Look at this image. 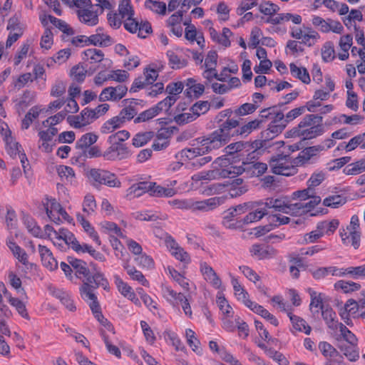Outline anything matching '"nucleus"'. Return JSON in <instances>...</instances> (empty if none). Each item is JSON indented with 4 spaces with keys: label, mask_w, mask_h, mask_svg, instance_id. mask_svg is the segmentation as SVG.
<instances>
[{
    "label": "nucleus",
    "mask_w": 365,
    "mask_h": 365,
    "mask_svg": "<svg viewBox=\"0 0 365 365\" xmlns=\"http://www.w3.org/2000/svg\"><path fill=\"white\" fill-rule=\"evenodd\" d=\"M102 287L105 290L109 289V283L103 274L100 272H95L92 278H88L80 287V294L82 299L89 304V307L95 317L103 323L104 317L101 312V307L94 293V289Z\"/></svg>",
    "instance_id": "1"
},
{
    "label": "nucleus",
    "mask_w": 365,
    "mask_h": 365,
    "mask_svg": "<svg viewBox=\"0 0 365 365\" xmlns=\"http://www.w3.org/2000/svg\"><path fill=\"white\" fill-rule=\"evenodd\" d=\"M324 126L322 117L309 114L305 115L297 126L288 132L289 136L302 138L303 140L313 139L322 135Z\"/></svg>",
    "instance_id": "2"
},
{
    "label": "nucleus",
    "mask_w": 365,
    "mask_h": 365,
    "mask_svg": "<svg viewBox=\"0 0 365 365\" xmlns=\"http://www.w3.org/2000/svg\"><path fill=\"white\" fill-rule=\"evenodd\" d=\"M87 177L95 187H98L101 185H105L110 187H118L120 186V182L115 175L106 170L91 168L87 172Z\"/></svg>",
    "instance_id": "3"
},
{
    "label": "nucleus",
    "mask_w": 365,
    "mask_h": 365,
    "mask_svg": "<svg viewBox=\"0 0 365 365\" xmlns=\"http://www.w3.org/2000/svg\"><path fill=\"white\" fill-rule=\"evenodd\" d=\"M227 142L228 140L216 130L200 141L205 154L222 148Z\"/></svg>",
    "instance_id": "4"
},
{
    "label": "nucleus",
    "mask_w": 365,
    "mask_h": 365,
    "mask_svg": "<svg viewBox=\"0 0 365 365\" xmlns=\"http://www.w3.org/2000/svg\"><path fill=\"white\" fill-rule=\"evenodd\" d=\"M272 172L277 175H290L294 171V168L291 165V163L288 160L287 155H278L273 158L269 163Z\"/></svg>",
    "instance_id": "5"
},
{
    "label": "nucleus",
    "mask_w": 365,
    "mask_h": 365,
    "mask_svg": "<svg viewBox=\"0 0 365 365\" xmlns=\"http://www.w3.org/2000/svg\"><path fill=\"white\" fill-rule=\"evenodd\" d=\"M127 91L128 88L124 85L105 88L99 95L98 101L100 102L119 101L125 96Z\"/></svg>",
    "instance_id": "6"
},
{
    "label": "nucleus",
    "mask_w": 365,
    "mask_h": 365,
    "mask_svg": "<svg viewBox=\"0 0 365 365\" xmlns=\"http://www.w3.org/2000/svg\"><path fill=\"white\" fill-rule=\"evenodd\" d=\"M130 155L126 145H110L103 152V157L106 160H122L128 158Z\"/></svg>",
    "instance_id": "7"
},
{
    "label": "nucleus",
    "mask_w": 365,
    "mask_h": 365,
    "mask_svg": "<svg viewBox=\"0 0 365 365\" xmlns=\"http://www.w3.org/2000/svg\"><path fill=\"white\" fill-rule=\"evenodd\" d=\"M257 206L255 202H247L229 208L225 212L224 224L232 221V218L237 215H242L247 211L254 210Z\"/></svg>",
    "instance_id": "8"
},
{
    "label": "nucleus",
    "mask_w": 365,
    "mask_h": 365,
    "mask_svg": "<svg viewBox=\"0 0 365 365\" xmlns=\"http://www.w3.org/2000/svg\"><path fill=\"white\" fill-rule=\"evenodd\" d=\"M172 135L173 130L170 128H160L156 134V138L152 145L153 148L155 150L165 149L169 145Z\"/></svg>",
    "instance_id": "9"
},
{
    "label": "nucleus",
    "mask_w": 365,
    "mask_h": 365,
    "mask_svg": "<svg viewBox=\"0 0 365 365\" xmlns=\"http://www.w3.org/2000/svg\"><path fill=\"white\" fill-rule=\"evenodd\" d=\"M54 237L57 240H63L76 252H81L84 247V245H80L74 235L66 230L62 229L58 232H54Z\"/></svg>",
    "instance_id": "10"
},
{
    "label": "nucleus",
    "mask_w": 365,
    "mask_h": 365,
    "mask_svg": "<svg viewBox=\"0 0 365 365\" xmlns=\"http://www.w3.org/2000/svg\"><path fill=\"white\" fill-rule=\"evenodd\" d=\"M68 263L75 270L76 275L78 278L84 281H87L88 278H92L90 271L87 267V264L83 260L70 257L68 259Z\"/></svg>",
    "instance_id": "11"
},
{
    "label": "nucleus",
    "mask_w": 365,
    "mask_h": 365,
    "mask_svg": "<svg viewBox=\"0 0 365 365\" xmlns=\"http://www.w3.org/2000/svg\"><path fill=\"white\" fill-rule=\"evenodd\" d=\"M43 205L46 212L50 219H52L53 213L56 212L61 215L65 220L69 222L73 220V219L55 199H46V202L43 203Z\"/></svg>",
    "instance_id": "12"
},
{
    "label": "nucleus",
    "mask_w": 365,
    "mask_h": 365,
    "mask_svg": "<svg viewBox=\"0 0 365 365\" xmlns=\"http://www.w3.org/2000/svg\"><path fill=\"white\" fill-rule=\"evenodd\" d=\"M257 205H264L265 208L272 214L274 212L285 213L287 207V202L282 199L267 198L264 202H256Z\"/></svg>",
    "instance_id": "13"
},
{
    "label": "nucleus",
    "mask_w": 365,
    "mask_h": 365,
    "mask_svg": "<svg viewBox=\"0 0 365 365\" xmlns=\"http://www.w3.org/2000/svg\"><path fill=\"white\" fill-rule=\"evenodd\" d=\"M79 20L88 26L96 25L98 22V12L93 10V6L77 11Z\"/></svg>",
    "instance_id": "14"
},
{
    "label": "nucleus",
    "mask_w": 365,
    "mask_h": 365,
    "mask_svg": "<svg viewBox=\"0 0 365 365\" xmlns=\"http://www.w3.org/2000/svg\"><path fill=\"white\" fill-rule=\"evenodd\" d=\"M253 256L259 259H270L276 256L277 251L271 246H262L260 245H253L250 249Z\"/></svg>",
    "instance_id": "15"
},
{
    "label": "nucleus",
    "mask_w": 365,
    "mask_h": 365,
    "mask_svg": "<svg viewBox=\"0 0 365 365\" xmlns=\"http://www.w3.org/2000/svg\"><path fill=\"white\" fill-rule=\"evenodd\" d=\"M38 252L41 255L42 264L45 267L51 271L58 267V262L49 249L45 246L39 245Z\"/></svg>",
    "instance_id": "16"
},
{
    "label": "nucleus",
    "mask_w": 365,
    "mask_h": 365,
    "mask_svg": "<svg viewBox=\"0 0 365 365\" xmlns=\"http://www.w3.org/2000/svg\"><path fill=\"white\" fill-rule=\"evenodd\" d=\"M154 186L151 182H140L133 184L128 190L127 197L130 199L131 197H138L145 192H149L152 187Z\"/></svg>",
    "instance_id": "17"
},
{
    "label": "nucleus",
    "mask_w": 365,
    "mask_h": 365,
    "mask_svg": "<svg viewBox=\"0 0 365 365\" xmlns=\"http://www.w3.org/2000/svg\"><path fill=\"white\" fill-rule=\"evenodd\" d=\"M218 204L219 200L215 197L202 201L190 200V210L193 211L207 212L216 207Z\"/></svg>",
    "instance_id": "18"
},
{
    "label": "nucleus",
    "mask_w": 365,
    "mask_h": 365,
    "mask_svg": "<svg viewBox=\"0 0 365 365\" xmlns=\"http://www.w3.org/2000/svg\"><path fill=\"white\" fill-rule=\"evenodd\" d=\"M322 317L329 329L335 331L338 329L339 322L336 319L335 312L329 305L322 307Z\"/></svg>",
    "instance_id": "19"
},
{
    "label": "nucleus",
    "mask_w": 365,
    "mask_h": 365,
    "mask_svg": "<svg viewBox=\"0 0 365 365\" xmlns=\"http://www.w3.org/2000/svg\"><path fill=\"white\" fill-rule=\"evenodd\" d=\"M245 172L251 176H260L267 170V165L257 160L245 163Z\"/></svg>",
    "instance_id": "20"
},
{
    "label": "nucleus",
    "mask_w": 365,
    "mask_h": 365,
    "mask_svg": "<svg viewBox=\"0 0 365 365\" xmlns=\"http://www.w3.org/2000/svg\"><path fill=\"white\" fill-rule=\"evenodd\" d=\"M201 272L205 280L211 283L215 288H220L222 284L221 279L210 266L204 262L201 264Z\"/></svg>",
    "instance_id": "21"
},
{
    "label": "nucleus",
    "mask_w": 365,
    "mask_h": 365,
    "mask_svg": "<svg viewBox=\"0 0 365 365\" xmlns=\"http://www.w3.org/2000/svg\"><path fill=\"white\" fill-rule=\"evenodd\" d=\"M324 150H325V146L324 145H315L306 148L299 153L297 159L299 162L304 163Z\"/></svg>",
    "instance_id": "22"
},
{
    "label": "nucleus",
    "mask_w": 365,
    "mask_h": 365,
    "mask_svg": "<svg viewBox=\"0 0 365 365\" xmlns=\"http://www.w3.org/2000/svg\"><path fill=\"white\" fill-rule=\"evenodd\" d=\"M205 155L202 146L192 148H185L182 150L178 155L177 158H180L182 160H192L198 156H202Z\"/></svg>",
    "instance_id": "23"
},
{
    "label": "nucleus",
    "mask_w": 365,
    "mask_h": 365,
    "mask_svg": "<svg viewBox=\"0 0 365 365\" xmlns=\"http://www.w3.org/2000/svg\"><path fill=\"white\" fill-rule=\"evenodd\" d=\"M290 73L294 77L300 80L305 84L310 83V76L307 68L304 67H299L295 63L289 64Z\"/></svg>",
    "instance_id": "24"
},
{
    "label": "nucleus",
    "mask_w": 365,
    "mask_h": 365,
    "mask_svg": "<svg viewBox=\"0 0 365 365\" xmlns=\"http://www.w3.org/2000/svg\"><path fill=\"white\" fill-rule=\"evenodd\" d=\"M311 302L309 304V309L313 313H319V309L322 311V307H326V305H324L323 300L322 297L321 293H317V292L312 290L309 289V290Z\"/></svg>",
    "instance_id": "25"
},
{
    "label": "nucleus",
    "mask_w": 365,
    "mask_h": 365,
    "mask_svg": "<svg viewBox=\"0 0 365 365\" xmlns=\"http://www.w3.org/2000/svg\"><path fill=\"white\" fill-rule=\"evenodd\" d=\"M123 123L118 115L106 120L101 127V132L103 134H110L123 125Z\"/></svg>",
    "instance_id": "26"
},
{
    "label": "nucleus",
    "mask_w": 365,
    "mask_h": 365,
    "mask_svg": "<svg viewBox=\"0 0 365 365\" xmlns=\"http://www.w3.org/2000/svg\"><path fill=\"white\" fill-rule=\"evenodd\" d=\"M98 138V135L93 133H87L76 141V148L81 150L88 148L97 141Z\"/></svg>",
    "instance_id": "27"
},
{
    "label": "nucleus",
    "mask_w": 365,
    "mask_h": 365,
    "mask_svg": "<svg viewBox=\"0 0 365 365\" xmlns=\"http://www.w3.org/2000/svg\"><path fill=\"white\" fill-rule=\"evenodd\" d=\"M90 44L99 46H109L113 41L111 37L103 33H97L89 36Z\"/></svg>",
    "instance_id": "28"
},
{
    "label": "nucleus",
    "mask_w": 365,
    "mask_h": 365,
    "mask_svg": "<svg viewBox=\"0 0 365 365\" xmlns=\"http://www.w3.org/2000/svg\"><path fill=\"white\" fill-rule=\"evenodd\" d=\"M239 125V121L234 119H227L223 122L216 131H217L221 135L226 138L228 141L230 138V130L235 128Z\"/></svg>",
    "instance_id": "29"
},
{
    "label": "nucleus",
    "mask_w": 365,
    "mask_h": 365,
    "mask_svg": "<svg viewBox=\"0 0 365 365\" xmlns=\"http://www.w3.org/2000/svg\"><path fill=\"white\" fill-rule=\"evenodd\" d=\"M347 202L346 197L341 195H329L323 200V205L331 208H338Z\"/></svg>",
    "instance_id": "30"
},
{
    "label": "nucleus",
    "mask_w": 365,
    "mask_h": 365,
    "mask_svg": "<svg viewBox=\"0 0 365 365\" xmlns=\"http://www.w3.org/2000/svg\"><path fill=\"white\" fill-rule=\"evenodd\" d=\"M269 213V212L265 208V207L260 209H256L254 211L250 212L249 214L243 218L242 222L244 224L257 222Z\"/></svg>",
    "instance_id": "31"
},
{
    "label": "nucleus",
    "mask_w": 365,
    "mask_h": 365,
    "mask_svg": "<svg viewBox=\"0 0 365 365\" xmlns=\"http://www.w3.org/2000/svg\"><path fill=\"white\" fill-rule=\"evenodd\" d=\"M288 316L292 322L293 327L298 331H304L306 334H309L311 332V327L307 322L302 318L288 312Z\"/></svg>",
    "instance_id": "32"
},
{
    "label": "nucleus",
    "mask_w": 365,
    "mask_h": 365,
    "mask_svg": "<svg viewBox=\"0 0 365 365\" xmlns=\"http://www.w3.org/2000/svg\"><path fill=\"white\" fill-rule=\"evenodd\" d=\"M339 225V220L334 219L329 222L322 221L317 224V229L322 231V235H331L337 229Z\"/></svg>",
    "instance_id": "33"
},
{
    "label": "nucleus",
    "mask_w": 365,
    "mask_h": 365,
    "mask_svg": "<svg viewBox=\"0 0 365 365\" xmlns=\"http://www.w3.org/2000/svg\"><path fill=\"white\" fill-rule=\"evenodd\" d=\"M210 108V103L207 101H199L194 103L190 108L197 119L201 115L205 114Z\"/></svg>",
    "instance_id": "34"
},
{
    "label": "nucleus",
    "mask_w": 365,
    "mask_h": 365,
    "mask_svg": "<svg viewBox=\"0 0 365 365\" xmlns=\"http://www.w3.org/2000/svg\"><path fill=\"white\" fill-rule=\"evenodd\" d=\"M115 284L118 291L130 301H134L135 293L132 291L131 287L124 282L119 277H115Z\"/></svg>",
    "instance_id": "35"
},
{
    "label": "nucleus",
    "mask_w": 365,
    "mask_h": 365,
    "mask_svg": "<svg viewBox=\"0 0 365 365\" xmlns=\"http://www.w3.org/2000/svg\"><path fill=\"white\" fill-rule=\"evenodd\" d=\"M334 288L336 289H341L344 293H349L359 290L361 285L354 282L339 280L334 284Z\"/></svg>",
    "instance_id": "36"
},
{
    "label": "nucleus",
    "mask_w": 365,
    "mask_h": 365,
    "mask_svg": "<svg viewBox=\"0 0 365 365\" xmlns=\"http://www.w3.org/2000/svg\"><path fill=\"white\" fill-rule=\"evenodd\" d=\"M349 235L343 230L340 232V236L344 244H346V240L351 237V245L354 249H358L360 246V238L361 235L359 231L354 230L353 232H349Z\"/></svg>",
    "instance_id": "37"
},
{
    "label": "nucleus",
    "mask_w": 365,
    "mask_h": 365,
    "mask_svg": "<svg viewBox=\"0 0 365 365\" xmlns=\"http://www.w3.org/2000/svg\"><path fill=\"white\" fill-rule=\"evenodd\" d=\"M154 136V133L151 131L142 132L137 133L133 138V145L139 148L145 145Z\"/></svg>",
    "instance_id": "38"
},
{
    "label": "nucleus",
    "mask_w": 365,
    "mask_h": 365,
    "mask_svg": "<svg viewBox=\"0 0 365 365\" xmlns=\"http://www.w3.org/2000/svg\"><path fill=\"white\" fill-rule=\"evenodd\" d=\"M128 274L133 279L139 282L143 286H148V282L141 272L137 270L134 267H130L127 263L124 265Z\"/></svg>",
    "instance_id": "39"
},
{
    "label": "nucleus",
    "mask_w": 365,
    "mask_h": 365,
    "mask_svg": "<svg viewBox=\"0 0 365 365\" xmlns=\"http://www.w3.org/2000/svg\"><path fill=\"white\" fill-rule=\"evenodd\" d=\"M119 15L121 19H128L133 17L134 11L130 5V0H122L118 6Z\"/></svg>",
    "instance_id": "40"
},
{
    "label": "nucleus",
    "mask_w": 365,
    "mask_h": 365,
    "mask_svg": "<svg viewBox=\"0 0 365 365\" xmlns=\"http://www.w3.org/2000/svg\"><path fill=\"white\" fill-rule=\"evenodd\" d=\"M259 10L263 14L271 16L279 11V7L269 1H264L259 5Z\"/></svg>",
    "instance_id": "41"
},
{
    "label": "nucleus",
    "mask_w": 365,
    "mask_h": 365,
    "mask_svg": "<svg viewBox=\"0 0 365 365\" xmlns=\"http://www.w3.org/2000/svg\"><path fill=\"white\" fill-rule=\"evenodd\" d=\"M84 55L91 63L101 62L104 58V53L102 51L96 48H90L84 51Z\"/></svg>",
    "instance_id": "42"
},
{
    "label": "nucleus",
    "mask_w": 365,
    "mask_h": 365,
    "mask_svg": "<svg viewBox=\"0 0 365 365\" xmlns=\"http://www.w3.org/2000/svg\"><path fill=\"white\" fill-rule=\"evenodd\" d=\"M356 344H343L340 346L344 355L351 361H355L359 358V352L356 349Z\"/></svg>",
    "instance_id": "43"
},
{
    "label": "nucleus",
    "mask_w": 365,
    "mask_h": 365,
    "mask_svg": "<svg viewBox=\"0 0 365 365\" xmlns=\"http://www.w3.org/2000/svg\"><path fill=\"white\" fill-rule=\"evenodd\" d=\"M154 186L150 190V195L155 197H172L175 195V191L172 188H165L160 185H156L153 182Z\"/></svg>",
    "instance_id": "44"
},
{
    "label": "nucleus",
    "mask_w": 365,
    "mask_h": 365,
    "mask_svg": "<svg viewBox=\"0 0 365 365\" xmlns=\"http://www.w3.org/2000/svg\"><path fill=\"white\" fill-rule=\"evenodd\" d=\"M169 63L173 69H180L187 66V61L185 59L180 58L173 51H169L167 53Z\"/></svg>",
    "instance_id": "45"
},
{
    "label": "nucleus",
    "mask_w": 365,
    "mask_h": 365,
    "mask_svg": "<svg viewBox=\"0 0 365 365\" xmlns=\"http://www.w3.org/2000/svg\"><path fill=\"white\" fill-rule=\"evenodd\" d=\"M48 19L53 25L63 33L68 35H72L73 34V29L64 21L58 19L51 15H48Z\"/></svg>",
    "instance_id": "46"
},
{
    "label": "nucleus",
    "mask_w": 365,
    "mask_h": 365,
    "mask_svg": "<svg viewBox=\"0 0 365 365\" xmlns=\"http://www.w3.org/2000/svg\"><path fill=\"white\" fill-rule=\"evenodd\" d=\"M187 343L192 350L197 354L201 352L200 347V341L196 338L195 333L190 329H187L185 331Z\"/></svg>",
    "instance_id": "47"
},
{
    "label": "nucleus",
    "mask_w": 365,
    "mask_h": 365,
    "mask_svg": "<svg viewBox=\"0 0 365 365\" xmlns=\"http://www.w3.org/2000/svg\"><path fill=\"white\" fill-rule=\"evenodd\" d=\"M137 114V110L133 106H128L122 109L118 115V117L121 120L123 124L126 121H129L133 119Z\"/></svg>",
    "instance_id": "48"
},
{
    "label": "nucleus",
    "mask_w": 365,
    "mask_h": 365,
    "mask_svg": "<svg viewBox=\"0 0 365 365\" xmlns=\"http://www.w3.org/2000/svg\"><path fill=\"white\" fill-rule=\"evenodd\" d=\"M145 6L156 14H165L166 4L164 2L148 0L145 1Z\"/></svg>",
    "instance_id": "49"
},
{
    "label": "nucleus",
    "mask_w": 365,
    "mask_h": 365,
    "mask_svg": "<svg viewBox=\"0 0 365 365\" xmlns=\"http://www.w3.org/2000/svg\"><path fill=\"white\" fill-rule=\"evenodd\" d=\"M245 161L242 162L241 166L230 165L227 167V168L221 170V177L224 178H230L231 175H240L245 172Z\"/></svg>",
    "instance_id": "50"
},
{
    "label": "nucleus",
    "mask_w": 365,
    "mask_h": 365,
    "mask_svg": "<svg viewBox=\"0 0 365 365\" xmlns=\"http://www.w3.org/2000/svg\"><path fill=\"white\" fill-rule=\"evenodd\" d=\"M319 349L325 357L333 358L339 355L337 350L327 341L319 342Z\"/></svg>",
    "instance_id": "51"
},
{
    "label": "nucleus",
    "mask_w": 365,
    "mask_h": 365,
    "mask_svg": "<svg viewBox=\"0 0 365 365\" xmlns=\"http://www.w3.org/2000/svg\"><path fill=\"white\" fill-rule=\"evenodd\" d=\"M57 172L62 180H66V182H71L75 177L73 168L68 166L60 165L57 168Z\"/></svg>",
    "instance_id": "52"
},
{
    "label": "nucleus",
    "mask_w": 365,
    "mask_h": 365,
    "mask_svg": "<svg viewBox=\"0 0 365 365\" xmlns=\"http://www.w3.org/2000/svg\"><path fill=\"white\" fill-rule=\"evenodd\" d=\"M9 279L11 285L14 287L18 294H20L21 297L27 298L25 289L21 287V280L13 272L9 273Z\"/></svg>",
    "instance_id": "53"
},
{
    "label": "nucleus",
    "mask_w": 365,
    "mask_h": 365,
    "mask_svg": "<svg viewBox=\"0 0 365 365\" xmlns=\"http://www.w3.org/2000/svg\"><path fill=\"white\" fill-rule=\"evenodd\" d=\"M8 153L12 157L16 158L21 152L20 150L21 145L14 141L11 137H6L5 139Z\"/></svg>",
    "instance_id": "54"
},
{
    "label": "nucleus",
    "mask_w": 365,
    "mask_h": 365,
    "mask_svg": "<svg viewBox=\"0 0 365 365\" xmlns=\"http://www.w3.org/2000/svg\"><path fill=\"white\" fill-rule=\"evenodd\" d=\"M9 302L11 305L14 307L19 314H21L24 318H29V314L26 312V305L23 302L19 300L17 298L13 297L9 294L8 297Z\"/></svg>",
    "instance_id": "55"
},
{
    "label": "nucleus",
    "mask_w": 365,
    "mask_h": 365,
    "mask_svg": "<svg viewBox=\"0 0 365 365\" xmlns=\"http://www.w3.org/2000/svg\"><path fill=\"white\" fill-rule=\"evenodd\" d=\"M129 74L124 70L110 71L108 73V81H114L119 83H123L127 81Z\"/></svg>",
    "instance_id": "56"
},
{
    "label": "nucleus",
    "mask_w": 365,
    "mask_h": 365,
    "mask_svg": "<svg viewBox=\"0 0 365 365\" xmlns=\"http://www.w3.org/2000/svg\"><path fill=\"white\" fill-rule=\"evenodd\" d=\"M7 29L9 30L10 32H15L23 34L24 27L23 24L20 21L19 17L14 16L9 20Z\"/></svg>",
    "instance_id": "57"
},
{
    "label": "nucleus",
    "mask_w": 365,
    "mask_h": 365,
    "mask_svg": "<svg viewBox=\"0 0 365 365\" xmlns=\"http://www.w3.org/2000/svg\"><path fill=\"white\" fill-rule=\"evenodd\" d=\"M285 127V123H275L271 122L269 125V128L265 131L267 138H273L274 136H277L278 134L281 133Z\"/></svg>",
    "instance_id": "58"
},
{
    "label": "nucleus",
    "mask_w": 365,
    "mask_h": 365,
    "mask_svg": "<svg viewBox=\"0 0 365 365\" xmlns=\"http://www.w3.org/2000/svg\"><path fill=\"white\" fill-rule=\"evenodd\" d=\"M87 70L83 66L77 65L71 70V76L74 81L83 82L86 78Z\"/></svg>",
    "instance_id": "59"
},
{
    "label": "nucleus",
    "mask_w": 365,
    "mask_h": 365,
    "mask_svg": "<svg viewBox=\"0 0 365 365\" xmlns=\"http://www.w3.org/2000/svg\"><path fill=\"white\" fill-rule=\"evenodd\" d=\"M322 57L324 61L329 62L334 58L333 43L330 41L325 43L322 48Z\"/></svg>",
    "instance_id": "60"
},
{
    "label": "nucleus",
    "mask_w": 365,
    "mask_h": 365,
    "mask_svg": "<svg viewBox=\"0 0 365 365\" xmlns=\"http://www.w3.org/2000/svg\"><path fill=\"white\" fill-rule=\"evenodd\" d=\"M261 120L255 119L242 126L237 130V133L239 135H247L252 133L254 130L259 127Z\"/></svg>",
    "instance_id": "61"
},
{
    "label": "nucleus",
    "mask_w": 365,
    "mask_h": 365,
    "mask_svg": "<svg viewBox=\"0 0 365 365\" xmlns=\"http://www.w3.org/2000/svg\"><path fill=\"white\" fill-rule=\"evenodd\" d=\"M346 272L354 279L365 278V264L361 266L347 267Z\"/></svg>",
    "instance_id": "62"
},
{
    "label": "nucleus",
    "mask_w": 365,
    "mask_h": 365,
    "mask_svg": "<svg viewBox=\"0 0 365 365\" xmlns=\"http://www.w3.org/2000/svg\"><path fill=\"white\" fill-rule=\"evenodd\" d=\"M24 225H26L28 231L34 237H39L41 234V230L33 219L26 217L24 218Z\"/></svg>",
    "instance_id": "63"
},
{
    "label": "nucleus",
    "mask_w": 365,
    "mask_h": 365,
    "mask_svg": "<svg viewBox=\"0 0 365 365\" xmlns=\"http://www.w3.org/2000/svg\"><path fill=\"white\" fill-rule=\"evenodd\" d=\"M267 355L277 362L279 365H288L289 364L288 360L282 353L272 348H269V349L267 351Z\"/></svg>",
    "instance_id": "64"
}]
</instances>
